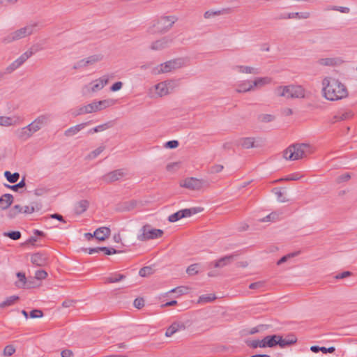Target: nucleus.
<instances>
[{
    "instance_id": "obj_1",
    "label": "nucleus",
    "mask_w": 357,
    "mask_h": 357,
    "mask_svg": "<svg viewBox=\"0 0 357 357\" xmlns=\"http://www.w3.org/2000/svg\"><path fill=\"white\" fill-rule=\"evenodd\" d=\"M322 95L328 100L337 101L347 98L348 89L344 84L333 77H325L321 82Z\"/></svg>"
},
{
    "instance_id": "obj_2",
    "label": "nucleus",
    "mask_w": 357,
    "mask_h": 357,
    "mask_svg": "<svg viewBox=\"0 0 357 357\" xmlns=\"http://www.w3.org/2000/svg\"><path fill=\"white\" fill-rule=\"evenodd\" d=\"M177 20L178 17L175 15L162 16L153 22L147 31L150 34L165 33L172 29Z\"/></svg>"
},
{
    "instance_id": "obj_3",
    "label": "nucleus",
    "mask_w": 357,
    "mask_h": 357,
    "mask_svg": "<svg viewBox=\"0 0 357 357\" xmlns=\"http://www.w3.org/2000/svg\"><path fill=\"white\" fill-rule=\"evenodd\" d=\"M37 26L38 23L33 22L17 29L3 37L1 43L6 45L29 36L34 33Z\"/></svg>"
},
{
    "instance_id": "obj_4",
    "label": "nucleus",
    "mask_w": 357,
    "mask_h": 357,
    "mask_svg": "<svg viewBox=\"0 0 357 357\" xmlns=\"http://www.w3.org/2000/svg\"><path fill=\"white\" fill-rule=\"evenodd\" d=\"M310 153V146L307 144H295L290 145L283 152L286 160H297Z\"/></svg>"
},
{
    "instance_id": "obj_5",
    "label": "nucleus",
    "mask_w": 357,
    "mask_h": 357,
    "mask_svg": "<svg viewBox=\"0 0 357 357\" xmlns=\"http://www.w3.org/2000/svg\"><path fill=\"white\" fill-rule=\"evenodd\" d=\"M184 66L183 59L178 58L169 60L167 62L161 63L155 67L152 70V73L154 75H159L161 73H166L171 72L173 70L178 69Z\"/></svg>"
},
{
    "instance_id": "obj_6",
    "label": "nucleus",
    "mask_w": 357,
    "mask_h": 357,
    "mask_svg": "<svg viewBox=\"0 0 357 357\" xmlns=\"http://www.w3.org/2000/svg\"><path fill=\"white\" fill-rule=\"evenodd\" d=\"M140 231L142 233L137 236V239L140 241L160 238L164 233L162 229H153L149 225L143 226Z\"/></svg>"
},
{
    "instance_id": "obj_7",
    "label": "nucleus",
    "mask_w": 357,
    "mask_h": 357,
    "mask_svg": "<svg viewBox=\"0 0 357 357\" xmlns=\"http://www.w3.org/2000/svg\"><path fill=\"white\" fill-rule=\"evenodd\" d=\"M272 82L269 77H257L252 79H247V92L256 91Z\"/></svg>"
},
{
    "instance_id": "obj_8",
    "label": "nucleus",
    "mask_w": 357,
    "mask_h": 357,
    "mask_svg": "<svg viewBox=\"0 0 357 357\" xmlns=\"http://www.w3.org/2000/svg\"><path fill=\"white\" fill-rule=\"evenodd\" d=\"M240 254L238 252H234L229 255H225L215 261L210 262L209 267H214L216 268H222L227 266L230 265L231 263L236 261L239 259Z\"/></svg>"
},
{
    "instance_id": "obj_9",
    "label": "nucleus",
    "mask_w": 357,
    "mask_h": 357,
    "mask_svg": "<svg viewBox=\"0 0 357 357\" xmlns=\"http://www.w3.org/2000/svg\"><path fill=\"white\" fill-rule=\"evenodd\" d=\"M203 211L202 208L200 207H193L190 208H185L170 215L167 220L170 222H175L181 218L190 217L192 215L202 212Z\"/></svg>"
},
{
    "instance_id": "obj_10",
    "label": "nucleus",
    "mask_w": 357,
    "mask_h": 357,
    "mask_svg": "<svg viewBox=\"0 0 357 357\" xmlns=\"http://www.w3.org/2000/svg\"><path fill=\"white\" fill-rule=\"evenodd\" d=\"M51 115L49 114H42L38 116L33 122L29 124V127L34 132L40 130L43 127L47 125L50 121Z\"/></svg>"
},
{
    "instance_id": "obj_11",
    "label": "nucleus",
    "mask_w": 357,
    "mask_h": 357,
    "mask_svg": "<svg viewBox=\"0 0 357 357\" xmlns=\"http://www.w3.org/2000/svg\"><path fill=\"white\" fill-rule=\"evenodd\" d=\"M109 81V77L107 75H103L98 79H96L91 82L89 85L86 86L85 88L87 89L89 91L91 92H96L101 90Z\"/></svg>"
},
{
    "instance_id": "obj_12",
    "label": "nucleus",
    "mask_w": 357,
    "mask_h": 357,
    "mask_svg": "<svg viewBox=\"0 0 357 357\" xmlns=\"http://www.w3.org/2000/svg\"><path fill=\"white\" fill-rule=\"evenodd\" d=\"M204 181L194 177L185 178L181 183V186L190 190H199L202 188Z\"/></svg>"
},
{
    "instance_id": "obj_13",
    "label": "nucleus",
    "mask_w": 357,
    "mask_h": 357,
    "mask_svg": "<svg viewBox=\"0 0 357 357\" xmlns=\"http://www.w3.org/2000/svg\"><path fill=\"white\" fill-rule=\"evenodd\" d=\"M174 82H162L155 86L156 93L160 97H162L170 93L172 91Z\"/></svg>"
},
{
    "instance_id": "obj_14",
    "label": "nucleus",
    "mask_w": 357,
    "mask_h": 357,
    "mask_svg": "<svg viewBox=\"0 0 357 357\" xmlns=\"http://www.w3.org/2000/svg\"><path fill=\"white\" fill-rule=\"evenodd\" d=\"M172 43V38L167 36H165L155 41H153L150 45V49L153 51H161L167 48Z\"/></svg>"
},
{
    "instance_id": "obj_15",
    "label": "nucleus",
    "mask_w": 357,
    "mask_h": 357,
    "mask_svg": "<svg viewBox=\"0 0 357 357\" xmlns=\"http://www.w3.org/2000/svg\"><path fill=\"white\" fill-rule=\"evenodd\" d=\"M97 112V107L94 102H92L86 105H82L77 108L73 113V116H77L86 114H91Z\"/></svg>"
},
{
    "instance_id": "obj_16",
    "label": "nucleus",
    "mask_w": 357,
    "mask_h": 357,
    "mask_svg": "<svg viewBox=\"0 0 357 357\" xmlns=\"http://www.w3.org/2000/svg\"><path fill=\"white\" fill-rule=\"evenodd\" d=\"M123 176L124 172L122 169H116L102 176V179L105 182L109 183L119 181L122 177H123Z\"/></svg>"
},
{
    "instance_id": "obj_17",
    "label": "nucleus",
    "mask_w": 357,
    "mask_h": 357,
    "mask_svg": "<svg viewBox=\"0 0 357 357\" xmlns=\"http://www.w3.org/2000/svg\"><path fill=\"white\" fill-rule=\"evenodd\" d=\"M344 61L339 57L321 58L318 59L317 63L322 66H337L342 64Z\"/></svg>"
},
{
    "instance_id": "obj_18",
    "label": "nucleus",
    "mask_w": 357,
    "mask_h": 357,
    "mask_svg": "<svg viewBox=\"0 0 357 357\" xmlns=\"http://www.w3.org/2000/svg\"><path fill=\"white\" fill-rule=\"evenodd\" d=\"M185 329V325L182 322L176 321L174 322L168 327L165 332L166 337H171L175 333L181 331H184Z\"/></svg>"
},
{
    "instance_id": "obj_19",
    "label": "nucleus",
    "mask_w": 357,
    "mask_h": 357,
    "mask_svg": "<svg viewBox=\"0 0 357 357\" xmlns=\"http://www.w3.org/2000/svg\"><path fill=\"white\" fill-rule=\"evenodd\" d=\"M110 233L111 231L109 227H102L95 230L93 236L98 241H103L109 236Z\"/></svg>"
},
{
    "instance_id": "obj_20",
    "label": "nucleus",
    "mask_w": 357,
    "mask_h": 357,
    "mask_svg": "<svg viewBox=\"0 0 357 357\" xmlns=\"http://www.w3.org/2000/svg\"><path fill=\"white\" fill-rule=\"evenodd\" d=\"M37 52V50H33V47H31L29 50L21 54L14 61L20 68L28 60L33 54Z\"/></svg>"
},
{
    "instance_id": "obj_21",
    "label": "nucleus",
    "mask_w": 357,
    "mask_h": 357,
    "mask_svg": "<svg viewBox=\"0 0 357 357\" xmlns=\"http://www.w3.org/2000/svg\"><path fill=\"white\" fill-rule=\"evenodd\" d=\"M290 98L305 97V89L300 85H290Z\"/></svg>"
},
{
    "instance_id": "obj_22",
    "label": "nucleus",
    "mask_w": 357,
    "mask_h": 357,
    "mask_svg": "<svg viewBox=\"0 0 357 357\" xmlns=\"http://www.w3.org/2000/svg\"><path fill=\"white\" fill-rule=\"evenodd\" d=\"M31 261L36 266H43L47 264V258L45 255L38 252L32 255Z\"/></svg>"
},
{
    "instance_id": "obj_23",
    "label": "nucleus",
    "mask_w": 357,
    "mask_h": 357,
    "mask_svg": "<svg viewBox=\"0 0 357 357\" xmlns=\"http://www.w3.org/2000/svg\"><path fill=\"white\" fill-rule=\"evenodd\" d=\"M13 202V196L11 194L6 193L0 197V208L6 210Z\"/></svg>"
},
{
    "instance_id": "obj_24",
    "label": "nucleus",
    "mask_w": 357,
    "mask_h": 357,
    "mask_svg": "<svg viewBox=\"0 0 357 357\" xmlns=\"http://www.w3.org/2000/svg\"><path fill=\"white\" fill-rule=\"evenodd\" d=\"M33 133H34V132L31 130L29 125L22 128L18 129L16 131L17 137L21 140H26L32 135Z\"/></svg>"
},
{
    "instance_id": "obj_25",
    "label": "nucleus",
    "mask_w": 357,
    "mask_h": 357,
    "mask_svg": "<svg viewBox=\"0 0 357 357\" xmlns=\"http://www.w3.org/2000/svg\"><path fill=\"white\" fill-rule=\"evenodd\" d=\"M230 13H231V8H223L222 10H215V11L211 10L206 11L204 14V17L206 19H209V18L215 17V16L225 15V14H229Z\"/></svg>"
},
{
    "instance_id": "obj_26",
    "label": "nucleus",
    "mask_w": 357,
    "mask_h": 357,
    "mask_svg": "<svg viewBox=\"0 0 357 357\" xmlns=\"http://www.w3.org/2000/svg\"><path fill=\"white\" fill-rule=\"evenodd\" d=\"M290 85L280 86L275 89L274 93L277 96L290 98Z\"/></svg>"
},
{
    "instance_id": "obj_27",
    "label": "nucleus",
    "mask_w": 357,
    "mask_h": 357,
    "mask_svg": "<svg viewBox=\"0 0 357 357\" xmlns=\"http://www.w3.org/2000/svg\"><path fill=\"white\" fill-rule=\"evenodd\" d=\"M89 122L82 123L75 126L70 127L67 129L64 135L66 137H70L76 135L78 132H79L82 129H83Z\"/></svg>"
},
{
    "instance_id": "obj_28",
    "label": "nucleus",
    "mask_w": 357,
    "mask_h": 357,
    "mask_svg": "<svg viewBox=\"0 0 357 357\" xmlns=\"http://www.w3.org/2000/svg\"><path fill=\"white\" fill-rule=\"evenodd\" d=\"M264 145L261 138L247 137V149L259 148Z\"/></svg>"
},
{
    "instance_id": "obj_29",
    "label": "nucleus",
    "mask_w": 357,
    "mask_h": 357,
    "mask_svg": "<svg viewBox=\"0 0 357 357\" xmlns=\"http://www.w3.org/2000/svg\"><path fill=\"white\" fill-rule=\"evenodd\" d=\"M97 107V112L107 108L114 105L115 101L112 99H107L99 101H93Z\"/></svg>"
},
{
    "instance_id": "obj_30",
    "label": "nucleus",
    "mask_w": 357,
    "mask_h": 357,
    "mask_svg": "<svg viewBox=\"0 0 357 357\" xmlns=\"http://www.w3.org/2000/svg\"><path fill=\"white\" fill-rule=\"evenodd\" d=\"M89 206V203L87 200L83 199L78 202L75 207V211L76 214H82L85 212Z\"/></svg>"
},
{
    "instance_id": "obj_31",
    "label": "nucleus",
    "mask_w": 357,
    "mask_h": 357,
    "mask_svg": "<svg viewBox=\"0 0 357 357\" xmlns=\"http://www.w3.org/2000/svg\"><path fill=\"white\" fill-rule=\"evenodd\" d=\"M126 278V275L119 273H114L105 278V283H114Z\"/></svg>"
},
{
    "instance_id": "obj_32",
    "label": "nucleus",
    "mask_w": 357,
    "mask_h": 357,
    "mask_svg": "<svg viewBox=\"0 0 357 357\" xmlns=\"http://www.w3.org/2000/svg\"><path fill=\"white\" fill-rule=\"evenodd\" d=\"M41 204L37 202L31 203V206H25L23 207L22 213L31 214L36 211H40L41 209Z\"/></svg>"
},
{
    "instance_id": "obj_33",
    "label": "nucleus",
    "mask_w": 357,
    "mask_h": 357,
    "mask_svg": "<svg viewBox=\"0 0 357 357\" xmlns=\"http://www.w3.org/2000/svg\"><path fill=\"white\" fill-rule=\"evenodd\" d=\"M310 13L308 12H303V13H289L287 14V17H280L281 19H291V18H302V19H307L310 17Z\"/></svg>"
},
{
    "instance_id": "obj_34",
    "label": "nucleus",
    "mask_w": 357,
    "mask_h": 357,
    "mask_svg": "<svg viewBox=\"0 0 357 357\" xmlns=\"http://www.w3.org/2000/svg\"><path fill=\"white\" fill-rule=\"evenodd\" d=\"M19 299V296L15 295L7 297L4 301L0 303V308L13 305Z\"/></svg>"
},
{
    "instance_id": "obj_35",
    "label": "nucleus",
    "mask_w": 357,
    "mask_h": 357,
    "mask_svg": "<svg viewBox=\"0 0 357 357\" xmlns=\"http://www.w3.org/2000/svg\"><path fill=\"white\" fill-rule=\"evenodd\" d=\"M4 176L7 179V181L10 183H16L20 178V174L18 172H15L12 174L9 171H6L4 172Z\"/></svg>"
},
{
    "instance_id": "obj_36",
    "label": "nucleus",
    "mask_w": 357,
    "mask_h": 357,
    "mask_svg": "<svg viewBox=\"0 0 357 357\" xmlns=\"http://www.w3.org/2000/svg\"><path fill=\"white\" fill-rule=\"evenodd\" d=\"M17 121L12 117L9 116H0V126H10L15 125Z\"/></svg>"
},
{
    "instance_id": "obj_37",
    "label": "nucleus",
    "mask_w": 357,
    "mask_h": 357,
    "mask_svg": "<svg viewBox=\"0 0 357 357\" xmlns=\"http://www.w3.org/2000/svg\"><path fill=\"white\" fill-rule=\"evenodd\" d=\"M112 124L111 122H107V123L99 125V126L89 130L88 132L89 134H93L94 132H101V131H103V130H105L109 128L110 127H112Z\"/></svg>"
},
{
    "instance_id": "obj_38",
    "label": "nucleus",
    "mask_w": 357,
    "mask_h": 357,
    "mask_svg": "<svg viewBox=\"0 0 357 357\" xmlns=\"http://www.w3.org/2000/svg\"><path fill=\"white\" fill-rule=\"evenodd\" d=\"M278 335H267L265 337V340H266L267 347L270 348H273L278 345L277 342Z\"/></svg>"
},
{
    "instance_id": "obj_39",
    "label": "nucleus",
    "mask_w": 357,
    "mask_h": 357,
    "mask_svg": "<svg viewBox=\"0 0 357 357\" xmlns=\"http://www.w3.org/2000/svg\"><path fill=\"white\" fill-rule=\"evenodd\" d=\"M17 277L18 278L19 281L15 282L16 286L19 288L24 287L26 282L25 274L21 272H18L17 273Z\"/></svg>"
},
{
    "instance_id": "obj_40",
    "label": "nucleus",
    "mask_w": 357,
    "mask_h": 357,
    "mask_svg": "<svg viewBox=\"0 0 357 357\" xmlns=\"http://www.w3.org/2000/svg\"><path fill=\"white\" fill-rule=\"evenodd\" d=\"M102 56L101 55L95 54L91 55L87 58H86V62L87 63V66L93 65L100 61H101Z\"/></svg>"
},
{
    "instance_id": "obj_41",
    "label": "nucleus",
    "mask_w": 357,
    "mask_h": 357,
    "mask_svg": "<svg viewBox=\"0 0 357 357\" xmlns=\"http://www.w3.org/2000/svg\"><path fill=\"white\" fill-rule=\"evenodd\" d=\"M215 298H216V297L214 294L202 295V296H199L198 303H209V302L214 301Z\"/></svg>"
},
{
    "instance_id": "obj_42",
    "label": "nucleus",
    "mask_w": 357,
    "mask_h": 357,
    "mask_svg": "<svg viewBox=\"0 0 357 357\" xmlns=\"http://www.w3.org/2000/svg\"><path fill=\"white\" fill-rule=\"evenodd\" d=\"M4 236L9 237L13 240H18L21 238V233L19 231H12L3 233Z\"/></svg>"
},
{
    "instance_id": "obj_43",
    "label": "nucleus",
    "mask_w": 357,
    "mask_h": 357,
    "mask_svg": "<svg viewBox=\"0 0 357 357\" xmlns=\"http://www.w3.org/2000/svg\"><path fill=\"white\" fill-rule=\"evenodd\" d=\"M25 185H26L25 178L24 177L18 183H17L15 185H13L6 184V187H7L8 188H10L14 191H17L18 190V188H24Z\"/></svg>"
},
{
    "instance_id": "obj_44",
    "label": "nucleus",
    "mask_w": 357,
    "mask_h": 357,
    "mask_svg": "<svg viewBox=\"0 0 357 357\" xmlns=\"http://www.w3.org/2000/svg\"><path fill=\"white\" fill-rule=\"evenodd\" d=\"M100 250V251L104 252V253L107 255H111L113 254L120 253L121 251L117 250L113 248H108V247H100L98 248Z\"/></svg>"
},
{
    "instance_id": "obj_45",
    "label": "nucleus",
    "mask_w": 357,
    "mask_h": 357,
    "mask_svg": "<svg viewBox=\"0 0 357 357\" xmlns=\"http://www.w3.org/2000/svg\"><path fill=\"white\" fill-rule=\"evenodd\" d=\"M15 347L12 344H9L5 347L3 354L5 356H10L15 352Z\"/></svg>"
},
{
    "instance_id": "obj_46",
    "label": "nucleus",
    "mask_w": 357,
    "mask_h": 357,
    "mask_svg": "<svg viewBox=\"0 0 357 357\" xmlns=\"http://www.w3.org/2000/svg\"><path fill=\"white\" fill-rule=\"evenodd\" d=\"M198 266H199V264H191L190 266H189L187 269H186V273L189 275H194L195 274H197L198 273Z\"/></svg>"
},
{
    "instance_id": "obj_47",
    "label": "nucleus",
    "mask_w": 357,
    "mask_h": 357,
    "mask_svg": "<svg viewBox=\"0 0 357 357\" xmlns=\"http://www.w3.org/2000/svg\"><path fill=\"white\" fill-rule=\"evenodd\" d=\"M188 288L185 287H177L169 291L170 293H176L178 295H183L188 292Z\"/></svg>"
},
{
    "instance_id": "obj_48",
    "label": "nucleus",
    "mask_w": 357,
    "mask_h": 357,
    "mask_svg": "<svg viewBox=\"0 0 357 357\" xmlns=\"http://www.w3.org/2000/svg\"><path fill=\"white\" fill-rule=\"evenodd\" d=\"M105 149V146H101L98 147L96 149L93 150L90 154L88 155L89 158H95L98 155H99Z\"/></svg>"
},
{
    "instance_id": "obj_49",
    "label": "nucleus",
    "mask_w": 357,
    "mask_h": 357,
    "mask_svg": "<svg viewBox=\"0 0 357 357\" xmlns=\"http://www.w3.org/2000/svg\"><path fill=\"white\" fill-rule=\"evenodd\" d=\"M18 68L19 67L17 66V65L15 63V61H13L9 66H8L6 68L5 72L3 73L4 74H11Z\"/></svg>"
},
{
    "instance_id": "obj_50",
    "label": "nucleus",
    "mask_w": 357,
    "mask_h": 357,
    "mask_svg": "<svg viewBox=\"0 0 357 357\" xmlns=\"http://www.w3.org/2000/svg\"><path fill=\"white\" fill-rule=\"evenodd\" d=\"M297 255H298V252H293V253H290V254L283 256L282 258H280L278 261L277 265H278V266L281 265L282 264L286 262L289 259L294 257L296 256Z\"/></svg>"
},
{
    "instance_id": "obj_51",
    "label": "nucleus",
    "mask_w": 357,
    "mask_h": 357,
    "mask_svg": "<svg viewBox=\"0 0 357 357\" xmlns=\"http://www.w3.org/2000/svg\"><path fill=\"white\" fill-rule=\"evenodd\" d=\"M224 167L222 165H213L208 169L210 174H217L223 169Z\"/></svg>"
},
{
    "instance_id": "obj_52",
    "label": "nucleus",
    "mask_w": 357,
    "mask_h": 357,
    "mask_svg": "<svg viewBox=\"0 0 357 357\" xmlns=\"http://www.w3.org/2000/svg\"><path fill=\"white\" fill-rule=\"evenodd\" d=\"M137 202L135 200L126 202L123 204V208L126 211H130V210L133 209L134 208H135V206H137Z\"/></svg>"
},
{
    "instance_id": "obj_53",
    "label": "nucleus",
    "mask_w": 357,
    "mask_h": 357,
    "mask_svg": "<svg viewBox=\"0 0 357 357\" xmlns=\"http://www.w3.org/2000/svg\"><path fill=\"white\" fill-rule=\"evenodd\" d=\"M151 272H152V269L151 267L145 266V267L142 268L139 270V274L142 277H146V276H148L150 274H151Z\"/></svg>"
},
{
    "instance_id": "obj_54",
    "label": "nucleus",
    "mask_w": 357,
    "mask_h": 357,
    "mask_svg": "<svg viewBox=\"0 0 357 357\" xmlns=\"http://www.w3.org/2000/svg\"><path fill=\"white\" fill-rule=\"evenodd\" d=\"M47 276V273L44 270H38L35 273V278L37 280H43Z\"/></svg>"
},
{
    "instance_id": "obj_55",
    "label": "nucleus",
    "mask_w": 357,
    "mask_h": 357,
    "mask_svg": "<svg viewBox=\"0 0 357 357\" xmlns=\"http://www.w3.org/2000/svg\"><path fill=\"white\" fill-rule=\"evenodd\" d=\"M29 316L31 319L40 318L43 316V312L40 310L35 309L30 312Z\"/></svg>"
},
{
    "instance_id": "obj_56",
    "label": "nucleus",
    "mask_w": 357,
    "mask_h": 357,
    "mask_svg": "<svg viewBox=\"0 0 357 357\" xmlns=\"http://www.w3.org/2000/svg\"><path fill=\"white\" fill-rule=\"evenodd\" d=\"M278 345H279L281 348H284L287 346H289V342H287L285 338H283L281 335H278L277 338Z\"/></svg>"
},
{
    "instance_id": "obj_57",
    "label": "nucleus",
    "mask_w": 357,
    "mask_h": 357,
    "mask_svg": "<svg viewBox=\"0 0 357 357\" xmlns=\"http://www.w3.org/2000/svg\"><path fill=\"white\" fill-rule=\"evenodd\" d=\"M351 178V175L349 173H345V174H343L340 176H339L337 178V183H341L342 182H345V181H349V179Z\"/></svg>"
},
{
    "instance_id": "obj_58",
    "label": "nucleus",
    "mask_w": 357,
    "mask_h": 357,
    "mask_svg": "<svg viewBox=\"0 0 357 357\" xmlns=\"http://www.w3.org/2000/svg\"><path fill=\"white\" fill-rule=\"evenodd\" d=\"M134 306L137 309H141L144 306V300L142 298H137L133 302Z\"/></svg>"
},
{
    "instance_id": "obj_59",
    "label": "nucleus",
    "mask_w": 357,
    "mask_h": 357,
    "mask_svg": "<svg viewBox=\"0 0 357 357\" xmlns=\"http://www.w3.org/2000/svg\"><path fill=\"white\" fill-rule=\"evenodd\" d=\"M264 287V282L262 281L256 282L249 285L250 289H260Z\"/></svg>"
},
{
    "instance_id": "obj_60",
    "label": "nucleus",
    "mask_w": 357,
    "mask_h": 357,
    "mask_svg": "<svg viewBox=\"0 0 357 357\" xmlns=\"http://www.w3.org/2000/svg\"><path fill=\"white\" fill-rule=\"evenodd\" d=\"M259 119L261 122H271L273 121L274 116L271 114H262L259 116Z\"/></svg>"
},
{
    "instance_id": "obj_61",
    "label": "nucleus",
    "mask_w": 357,
    "mask_h": 357,
    "mask_svg": "<svg viewBox=\"0 0 357 357\" xmlns=\"http://www.w3.org/2000/svg\"><path fill=\"white\" fill-rule=\"evenodd\" d=\"M178 142L177 140H171L165 144V147L169 149H175L178 146Z\"/></svg>"
},
{
    "instance_id": "obj_62",
    "label": "nucleus",
    "mask_w": 357,
    "mask_h": 357,
    "mask_svg": "<svg viewBox=\"0 0 357 357\" xmlns=\"http://www.w3.org/2000/svg\"><path fill=\"white\" fill-rule=\"evenodd\" d=\"M247 345L252 349H256L257 347H259V340H255L251 341H247Z\"/></svg>"
},
{
    "instance_id": "obj_63",
    "label": "nucleus",
    "mask_w": 357,
    "mask_h": 357,
    "mask_svg": "<svg viewBox=\"0 0 357 357\" xmlns=\"http://www.w3.org/2000/svg\"><path fill=\"white\" fill-rule=\"evenodd\" d=\"M86 66H87V63L86 62V59H82V60L79 61L78 62H77L74 65L73 68L78 69V68H80L82 67H86Z\"/></svg>"
},
{
    "instance_id": "obj_64",
    "label": "nucleus",
    "mask_w": 357,
    "mask_h": 357,
    "mask_svg": "<svg viewBox=\"0 0 357 357\" xmlns=\"http://www.w3.org/2000/svg\"><path fill=\"white\" fill-rule=\"evenodd\" d=\"M123 86V83L121 82H116L114 84H112V86L110 87V90L112 91H117L120 90Z\"/></svg>"
}]
</instances>
